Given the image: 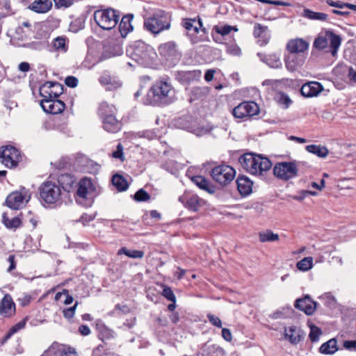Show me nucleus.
Listing matches in <instances>:
<instances>
[{
    "mask_svg": "<svg viewBox=\"0 0 356 356\" xmlns=\"http://www.w3.org/2000/svg\"><path fill=\"white\" fill-rule=\"evenodd\" d=\"M112 156L115 159H118L122 161L124 160L123 147L121 143H119L117 145V149L112 153Z\"/></svg>",
    "mask_w": 356,
    "mask_h": 356,
    "instance_id": "nucleus-54",
    "label": "nucleus"
},
{
    "mask_svg": "<svg viewBox=\"0 0 356 356\" xmlns=\"http://www.w3.org/2000/svg\"><path fill=\"white\" fill-rule=\"evenodd\" d=\"M254 156H256L255 153L248 152L241 155L238 159L243 168L252 175L257 174V168L253 167V165L256 163Z\"/></svg>",
    "mask_w": 356,
    "mask_h": 356,
    "instance_id": "nucleus-21",
    "label": "nucleus"
},
{
    "mask_svg": "<svg viewBox=\"0 0 356 356\" xmlns=\"http://www.w3.org/2000/svg\"><path fill=\"white\" fill-rule=\"evenodd\" d=\"M235 175V170L227 165H218L211 171L213 179L222 186L229 184L234 179Z\"/></svg>",
    "mask_w": 356,
    "mask_h": 356,
    "instance_id": "nucleus-7",
    "label": "nucleus"
},
{
    "mask_svg": "<svg viewBox=\"0 0 356 356\" xmlns=\"http://www.w3.org/2000/svg\"><path fill=\"white\" fill-rule=\"evenodd\" d=\"M326 35L330 42L331 54L333 56H334L337 54L339 47L341 46V38L339 35L334 33L331 30L326 31Z\"/></svg>",
    "mask_w": 356,
    "mask_h": 356,
    "instance_id": "nucleus-34",
    "label": "nucleus"
},
{
    "mask_svg": "<svg viewBox=\"0 0 356 356\" xmlns=\"http://www.w3.org/2000/svg\"><path fill=\"white\" fill-rule=\"evenodd\" d=\"M171 26V15L163 10L155 12L152 15L145 18L143 27L148 32L157 35Z\"/></svg>",
    "mask_w": 356,
    "mask_h": 356,
    "instance_id": "nucleus-3",
    "label": "nucleus"
},
{
    "mask_svg": "<svg viewBox=\"0 0 356 356\" xmlns=\"http://www.w3.org/2000/svg\"><path fill=\"white\" fill-rule=\"evenodd\" d=\"M117 108L112 104H108L106 102H103L99 104L97 110V114L99 117L102 120L116 115Z\"/></svg>",
    "mask_w": 356,
    "mask_h": 356,
    "instance_id": "nucleus-33",
    "label": "nucleus"
},
{
    "mask_svg": "<svg viewBox=\"0 0 356 356\" xmlns=\"http://www.w3.org/2000/svg\"><path fill=\"white\" fill-rule=\"evenodd\" d=\"M150 195L143 188L139 189L134 195V200L136 202H146L150 199Z\"/></svg>",
    "mask_w": 356,
    "mask_h": 356,
    "instance_id": "nucleus-50",
    "label": "nucleus"
},
{
    "mask_svg": "<svg viewBox=\"0 0 356 356\" xmlns=\"http://www.w3.org/2000/svg\"><path fill=\"white\" fill-rule=\"evenodd\" d=\"M318 298L327 307H332L336 303L335 298L330 293H325L323 295L320 296Z\"/></svg>",
    "mask_w": 356,
    "mask_h": 356,
    "instance_id": "nucleus-45",
    "label": "nucleus"
},
{
    "mask_svg": "<svg viewBox=\"0 0 356 356\" xmlns=\"http://www.w3.org/2000/svg\"><path fill=\"white\" fill-rule=\"evenodd\" d=\"M99 81L102 85L106 86L107 89L110 90L119 88L122 86V83L119 80H116L109 75L102 76Z\"/></svg>",
    "mask_w": 356,
    "mask_h": 356,
    "instance_id": "nucleus-36",
    "label": "nucleus"
},
{
    "mask_svg": "<svg viewBox=\"0 0 356 356\" xmlns=\"http://www.w3.org/2000/svg\"><path fill=\"white\" fill-rule=\"evenodd\" d=\"M162 287L163 291L161 292V295L168 300L172 302H176V296L174 292L172 291V289L170 286L165 284H163Z\"/></svg>",
    "mask_w": 356,
    "mask_h": 356,
    "instance_id": "nucleus-48",
    "label": "nucleus"
},
{
    "mask_svg": "<svg viewBox=\"0 0 356 356\" xmlns=\"http://www.w3.org/2000/svg\"><path fill=\"white\" fill-rule=\"evenodd\" d=\"M292 313H293V308L291 306H287L282 308V309L276 310L269 316L273 319L286 318L290 317Z\"/></svg>",
    "mask_w": 356,
    "mask_h": 356,
    "instance_id": "nucleus-40",
    "label": "nucleus"
},
{
    "mask_svg": "<svg viewBox=\"0 0 356 356\" xmlns=\"http://www.w3.org/2000/svg\"><path fill=\"white\" fill-rule=\"evenodd\" d=\"M190 118H191V117H189V116H184V117L180 118L177 120V123L179 124V125L181 127V129H189L191 128V126L189 124H187L185 122H188V119H190Z\"/></svg>",
    "mask_w": 356,
    "mask_h": 356,
    "instance_id": "nucleus-61",
    "label": "nucleus"
},
{
    "mask_svg": "<svg viewBox=\"0 0 356 356\" xmlns=\"http://www.w3.org/2000/svg\"><path fill=\"white\" fill-rule=\"evenodd\" d=\"M258 57L260 60L266 63L268 66L271 68L280 69L282 67V63L280 59V54L277 53H273L269 54H265L261 52L257 53Z\"/></svg>",
    "mask_w": 356,
    "mask_h": 356,
    "instance_id": "nucleus-22",
    "label": "nucleus"
},
{
    "mask_svg": "<svg viewBox=\"0 0 356 356\" xmlns=\"http://www.w3.org/2000/svg\"><path fill=\"white\" fill-rule=\"evenodd\" d=\"M343 347L347 350H356V339L355 340H346L343 341Z\"/></svg>",
    "mask_w": 356,
    "mask_h": 356,
    "instance_id": "nucleus-64",
    "label": "nucleus"
},
{
    "mask_svg": "<svg viewBox=\"0 0 356 356\" xmlns=\"http://www.w3.org/2000/svg\"><path fill=\"white\" fill-rule=\"evenodd\" d=\"M1 162L7 168H15L21 161L19 151L11 145L2 146L0 147Z\"/></svg>",
    "mask_w": 356,
    "mask_h": 356,
    "instance_id": "nucleus-8",
    "label": "nucleus"
},
{
    "mask_svg": "<svg viewBox=\"0 0 356 356\" xmlns=\"http://www.w3.org/2000/svg\"><path fill=\"white\" fill-rule=\"evenodd\" d=\"M202 72L199 70L190 71H176L175 79L181 84H189L193 81H198L201 77Z\"/></svg>",
    "mask_w": 356,
    "mask_h": 356,
    "instance_id": "nucleus-16",
    "label": "nucleus"
},
{
    "mask_svg": "<svg viewBox=\"0 0 356 356\" xmlns=\"http://www.w3.org/2000/svg\"><path fill=\"white\" fill-rule=\"evenodd\" d=\"M191 181L201 190H203L209 194H213L216 192V186L203 176H193L191 178Z\"/></svg>",
    "mask_w": 356,
    "mask_h": 356,
    "instance_id": "nucleus-27",
    "label": "nucleus"
},
{
    "mask_svg": "<svg viewBox=\"0 0 356 356\" xmlns=\"http://www.w3.org/2000/svg\"><path fill=\"white\" fill-rule=\"evenodd\" d=\"M106 348L104 344H99L96 348H95L92 351V354L94 356H102L103 354L106 353Z\"/></svg>",
    "mask_w": 356,
    "mask_h": 356,
    "instance_id": "nucleus-63",
    "label": "nucleus"
},
{
    "mask_svg": "<svg viewBox=\"0 0 356 356\" xmlns=\"http://www.w3.org/2000/svg\"><path fill=\"white\" fill-rule=\"evenodd\" d=\"M118 254H125L128 257L133 259H141L144 257V252L142 250H128L126 247H122L119 249Z\"/></svg>",
    "mask_w": 356,
    "mask_h": 356,
    "instance_id": "nucleus-41",
    "label": "nucleus"
},
{
    "mask_svg": "<svg viewBox=\"0 0 356 356\" xmlns=\"http://www.w3.org/2000/svg\"><path fill=\"white\" fill-rule=\"evenodd\" d=\"M15 314V304L10 294H6L0 303V315L9 318Z\"/></svg>",
    "mask_w": 356,
    "mask_h": 356,
    "instance_id": "nucleus-18",
    "label": "nucleus"
},
{
    "mask_svg": "<svg viewBox=\"0 0 356 356\" xmlns=\"http://www.w3.org/2000/svg\"><path fill=\"white\" fill-rule=\"evenodd\" d=\"M328 15L324 13L314 12L312 13L313 20L326 21Z\"/></svg>",
    "mask_w": 356,
    "mask_h": 356,
    "instance_id": "nucleus-62",
    "label": "nucleus"
},
{
    "mask_svg": "<svg viewBox=\"0 0 356 356\" xmlns=\"http://www.w3.org/2000/svg\"><path fill=\"white\" fill-rule=\"evenodd\" d=\"M328 152L329 151L325 146L313 145V154L320 158H325Z\"/></svg>",
    "mask_w": 356,
    "mask_h": 356,
    "instance_id": "nucleus-49",
    "label": "nucleus"
},
{
    "mask_svg": "<svg viewBox=\"0 0 356 356\" xmlns=\"http://www.w3.org/2000/svg\"><path fill=\"white\" fill-rule=\"evenodd\" d=\"M305 61V56L302 54H291L285 56V66L288 71L293 72L300 67Z\"/></svg>",
    "mask_w": 356,
    "mask_h": 356,
    "instance_id": "nucleus-19",
    "label": "nucleus"
},
{
    "mask_svg": "<svg viewBox=\"0 0 356 356\" xmlns=\"http://www.w3.org/2000/svg\"><path fill=\"white\" fill-rule=\"evenodd\" d=\"M78 82V79L74 76H68L65 79V85L72 88L76 87Z\"/></svg>",
    "mask_w": 356,
    "mask_h": 356,
    "instance_id": "nucleus-58",
    "label": "nucleus"
},
{
    "mask_svg": "<svg viewBox=\"0 0 356 356\" xmlns=\"http://www.w3.org/2000/svg\"><path fill=\"white\" fill-rule=\"evenodd\" d=\"M293 330L292 328H290L288 332H286L285 337L292 343H297L300 341V337L299 336H297V337L293 336Z\"/></svg>",
    "mask_w": 356,
    "mask_h": 356,
    "instance_id": "nucleus-60",
    "label": "nucleus"
},
{
    "mask_svg": "<svg viewBox=\"0 0 356 356\" xmlns=\"http://www.w3.org/2000/svg\"><path fill=\"white\" fill-rule=\"evenodd\" d=\"M182 26L188 31V35H194L199 33L200 30L206 33V29L203 27L201 18H186L181 21Z\"/></svg>",
    "mask_w": 356,
    "mask_h": 356,
    "instance_id": "nucleus-15",
    "label": "nucleus"
},
{
    "mask_svg": "<svg viewBox=\"0 0 356 356\" xmlns=\"http://www.w3.org/2000/svg\"><path fill=\"white\" fill-rule=\"evenodd\" d=\"M116 115L110 116L102 120L104 129L110 133H117L122 126L120 120L116 118Z\"/></svg>",
    "mask_w": 356,
    "mask_h": 356,
    "instance_id": "nucleus-28",
    "label": "nucleus"
},
{
    "mask_svg": "<svg viewBox=\"0 0 356 356\" xmlns=\"http://www.w3.org/2000/svg\"><path fill=\"white\" fill-rule=\"evenodd\" d=\"M312 95L317 97L321 92L324 91L323 86L318 81H313Z\"/></svg>",
    "mask_w": 356,
    "mask_h": 356,
    "instance_id": "nucleus-56",
    "label": "nucleus"
},
{
    "mask_svg": "<svg viewBox=\"0 0 356 356\" xmlns=\"http://www.w3.org/2000/svg\"><path fill=\"white\" fill-rule=\"evenodd\" d=\"M294 307L308 316L312 315V297L307 294L302 298H298L295 301Z\"/></svg>",
    "mask_w": 356,
    "mask_h": 356,
    "instance_id": "nucleus-30",
    "label": "nucleus"
},
{
    "mask_svg": "<svg viewBox=\"0 0 356 356\" xmlns=\"http://www.w3.org/2000/svg\"><path fill=\"white\" fill-rule=\"evenodd\" d=\"M299 270L306 271L312 268V257H305L296 264Z\"/></svg>",
    "mask_w": 356,
    "mask_h": 356,
    "instance_id": "nucleus-46",
    "label": "nucleus"
},
{
    "mask_svg": "<svg viewBox=\"0 0 356 356\" xmlns=\"http://www.w3.org/2000/svg\"><path fill=\"white\" fill-rule=\"evenodd\" d=\"M68 39L65 37H57L54 40V47L55 49L61 52H66L68 49Z\"/></svg>",
    "mask_w": 356,
    "mask_h": 356,
    "instance_id": "nucleus-42",
    "label": "nucleus"
},
{
    "mask_svg": "<svg viewBox=\"0 0 356 356\" xmlns=\"http://www.w3.org/2000/svg\"><path fill=\"white\" fill-rule=\"evenodd\" d=\"M277 101L283 108H287L292 103L289 97L284 92H280L277 94Z\"/></svg>",
    "mask_w": 356,
    "mask_h": 356,
    "instance_id": "nucleus-47",
    "label": "nucleus"
},
{
    "mask_svg": "<svg viewBox=\"0 0 356 356\" xmlns=\"http://www.w3.org/2000/svg\"><path fill=\"white\" fill-rule=\"evenodd\" d=\"M133 19L134 15L131 13L127 14L122 17L118 27L122 37L125 38L129 32L133 31L134 27L131 24Z\"/></svg>",
    "mask_w": 356,
    "mask_h": 356,
    "instance_id": "nucleus-31",
    "label": "nucleus"
},
{
    "mask_svg": "<svg viewBox=\"0 0 356 356\" xmlns=\"http://www.w3.org/2000/svg\"><path fill=\"white\" fill-rule=\"evenodd\" d=\"M158 51L161 58L169 67L177 65L181 57V53L175 41H168L161 44L158 47Z\"/></svg>",
    "mask_w": 356,
    "mask_h": 356,
    "instance_id": "nucleus-6",
    "label": "nucleus"
},
{
    "mask_svg": "<svg viewBox=\"0 0 356 356\" xmlns=\"http://www.w3.org/2000/svg\"><path fill=\"white\" fill-rule=\"evenodd\" d=\"M300 94L305 97H312V81L305 83L300 88Z\"/></svg>",
    "mask_w": 356,
    "mask_h": 356,
    "instance_id": "nucleus-52",
    "label": "nucleus"
},
{
    "mask_svg": "<svg viewBox=\"0 0 356 356\" xmlns=\"http://www.w3.org/2000/svg\"><path fill=\"white\" fill-rule=\"evenodd\" d=\"M22 214L19 213L18 216L10 218L7 213L4 212L2 214V223L3 225L10 230H16L22 225Z\"/></svg>",
    "mask_w": 356,
    "mask_h": 356,
    "instance_id": "nucleus-29",
    "label": "nucleus"
},
{
    "mask_svg": "<svg viewBox=\"0 0 356 356\" xmlns=\"http://www.w3.org/2000/svg\"><path fill=\"white\" fill-rule=\"evenodd\" d=\"M120 17V13L112 8L95 11L93 18L96 24L104 30H111L116 26Z\"/></svg>",
    "mask_w": 356,
    "mask_h": 356,
    "instance_id": "nucleus-5",
    "label": "nucleus"
},
{
    "mask_svg": "<svg viewBox=\"0 0 356 356\" xmlns=\"http://www.w3.org/2000/svg\"><path fill=\"white\" fill-rule=\"evenodd\" d=\"M138 134L140 137H144L148 140H153L157 137V134L154 130H145L143 131H139Z\"/></svg>",
    "mask_w": 356,
    "mask_h": 356,
    "instance_id": "nucleus-53",
    "label": "nucleus"
},
{
    "mask_svg": "<svg viewBox=\"0 0 356 356\" xmlns=\"http://www.w3.org/2000/svg\"><path fill=\"white\" fill-rule=\"evenodd\" d=\"M327 44L328 38L326 35V31L324 33H320L313 42V47L318 49H325L327 47Z\"/></svg>",
    "mask_w": 356,
    "mask_h": 356,
    "instance_id": "nucleus-44",
    "label": "nucleus"
},
{
    "mask_svg": "<svg viewBox=\"0 0 356 356\" xmlns=\"http://www.w3.org/2000/svg\"><path fill=\"white\" fill-rule=\"evenodd\" d=\"M259 241L262 243L264 242H273L279 239V235L273 233L271 230L267 229L266 232H260L259 234Z\"/></svg>",
    "mask_w": 356,
    "mask_h": 356,
    "instance_id": "nucleus-43",
    "label": "nucleus"
},
{
    "mask_svg": "<svg viewBox=\"0 0 356 356\" xmlns=\"http://www.w3.org/2000/svg\"><path fill=\"white\" fill-rule=\"evenodd\" d=\"M253 35L257 38H260L258 42L261 46L266 45L270 40V33L268 26L257 23L254 26Z\"/></svg>",
    "mask_w": 356,
    "mask_h": 356,
    "instance_id": "nucleus-25",
    "label": "nucleus"
},
{
    "mask_svg": "<svg viewBox=\"0 0 356 356\" xmlns=\"http://www.w3.org/2000/svg\"><path fill=\"white\" fill-rule=\"evenodd\" d=\"M112 183L116 187L118 191H125L128 187L127 179L120 175H115L112 177Z\"/></svg>",
    "mask_w": 356,
    "mask_h": 356,
    "instance_id": "nucleus-39",
    "label": "nucleus"
},
{
    "mask_svg": "<svg viewBox=\"0 0 356 356\" xmlns=\"http://www.w3.org/2000/svg\"><path fill=\"white\" fill-rule=\"evenodd\" d=\"M41 202L50 207L60 206L63 203L62 192L60 186L56 182L46 181L39 188Z\"/></svg>",
    "mask_w": 356,
    "mask_h": 356,
    "instance_id": "nucleus-4",
    "label": "nucleus"
},
{
    "mask_svg": "<svg viewBox=\"0 0 356 356\" xmlns=\"http://www.w3.org/2000/svg\"><path fill=\"white\" fill-rule=\"evenodd\" d=\"M57 8H68L74 3V0H54Z\"/></svg>",
    "mask_w": 356,
    "mask_h": 356,
    "instance_id": "nucleus-55",
    "label": "nucleus"
},
{
    "mask_svg": "<svg viewBox=\"0 0 356 356\" xmlns=\"http://www.w3.org/2000/svg\"><path fill=\"white\" fill-rule=\"evenodd\" d=\"M52 7L51 0H35L29 6V8L37 13H47Z\"/></svg>",
    "mask_w": 356,
    "mask_h": 356,
    "instance_id": "nucleus-32",
    "label": "nucleus"
},
{
    "mask_svg": "<svg viewBox=\"0 0 356 356\" xmlns=\"http://www.w3.org/2000/svg\"><path fill=\"white\" fill-rule=\"evenodd\" d=\"M309 44L307 41L302 38H295L288 41L286 44V49L290 54H300L307 51Z\"/></svg>",
    "mask_w": 356,
    "mask_h": 356,
    "instance_id": "nucleus-17",
    "label": "nucleus"
},
{
    "mask_svg": "<svg viewBox=\"0 0 356 356\" xmlns=\"http://www.w3.org/2000/svg\"><path fill=\"white\" fill-rule=\"evenodd\" d=\"M179 200L187 209L194 212L198 211L206 203L203 199L194 194L181 196L179 197Z\"/></svg>",
    "mask_w": 356,
    "mask_h": 356,
    "instance_id": "nucleus-14",
    "label": "nucleus"
},
{
    "mask_svg": "<svg viewBox=\"0 0 356 356\" xmlns=\"http://www.w3.org/2000/svg\"><path fill=\"white\" fill-rule=\"evenodd\" d=\"M126 54L145 67L152 65L156 55L150 45L141 40L135 41L129 44L126 49Z\"/></svg>",
    "mask_w": 356,
    "mask_h": 356,
    "instance_id": "nucleus-2",
    "label": "nucleus"
},
{
    "mask_svg": "<svg viewBox=\"0 0 356 356\" xmlns=\"http://www.w3.org/2000/svg\"><path fill=\"white\" fill-rule=\"evenodd\" d=\"M338 350L337 341L335 338H332L323 343L319 348L320 353L325 355H333Z\"/></svg>",
    "mask_w": 356,
    "mask_h": 356,
    "instance_id": "nucleus-35",
    "label": "nucleus"
},
{
    "mask_svg": "<svg viewBox=\"0 0 356 356\" xmlns=\"http://www.w3.org/2000/svg\"><path fill=\"white\" fill-rule=\"evenodd\" d=\"M30 198V193L23 188L20 191H14L10 193L6 199V204L12 209L17 210L22 207L25 200L28 202Z\"/></svg>",
    "mask_w": 356,
    "mask_h": 356,
    "instance_id": "nucleus-11",
    "label": "nucleus"
},
{
    "mask_svg": "<svg viewBox=\"0 0 356 356\" xmlns=\"http://www.w3.org/2000/svg\"><path fill=\"white\" fill-rule=\"evenodd\" d=\"M39 92L43 98L57 99L63 92V86L56 81H46L40 87Z\"/></svg>",
    "mask_w": 356,
    "mask_h": 356,
    "instance_id": "nucleus-12",
    "label": "nucleus"
},
{
    "mask_svg": "<svg viewBox=\"0 0 356 356\" xmlns=\"http://www.w3.org/2000/svg\"><path fill=\"white\" fill-rule=\"evenodd\" d=\"M86 19V15L84 14L74 19L70 24V31L73 33H77L82 30L85 26Z\"/></svg>",
    "mask_w": 356,
    "mask_h": 356,
    "instance_id": "nucleus-38",
    "label": "nucleus"
},
{
    "mask_svg": "<svg viewBox=\"0 0 356 356\" xmlns=\"http://www.w3.org/2000/svg\"><path fill=\"white\" fill-rule=\"evenodd\" d=\"M95 188L92 184V179L88 177L82 178L76 190V195L78 197L86 199L88 192L95 191Z\"/></svg>",
    "mask_w": 356,
    "mask_h": 356,
    "instance_id": "nucleus-26",
    "label": "nucleus"
},
{
    "mask_svg": "<svg viewBox=\"0 0 356 356\" xmlns=\"http://www.w3.org/2000/svg\"><path fill=\"white\" fill-rule=\"evenodd\" d=\"M57 184L65 192L70 193L74 189L76 183V177L70 173L60 174L57 178Z\"/></svg>",
    "mask_w": 356,
    "mask_h": 356,
    "instance_id": "nucleus-20",
    "label": "nucleus"
},
{
    "mask_svg": "<svg viewBox=\"0 0 356 356\" xmlns=\"http://www.w3.org/2000/svg\"><path fill=\"white\" fill-rule=\"evenodd\" d=\"M254 156L256 163L253 165V167L257 168V174L255 175H264V172L271 169L273 163L268 157L257 154Z\"/></svg>",
    "mask_w": 356,
    "mask_h": 356,
    "instance_id": "nucleus-24",
    "label": "nucleus"
},
{
    "mask_svg": "<svg viewBox=\"0 0 356 356\" xmlns=\"http://www.w3.org/2000/svg\"><path fill=\"white\" fill-rule=\"evenodd\" d=\"M173 95L174 90L169 83L157 81L147 93L144 103L154 106L168 105L172 102Z\"/></svg>",
    "mask_w": 356,
    "mask_h": 356,
    "instance_id": "nucleus-1",
    "label": "nucleus"
},
{
    "mask_svg": "<svg viewBox=\"0 0 356 356\" xmlns=\"http://www.w3.org/2000/svg\"><path fill=\"white\" fill-rule=\"evenodd\" d=\"M40 106L45 113L54 115L62 113L65 108L63 101L54 98H43Z\"/></svg>",
    "mask_w": 356,
    "mask_h": 356,
    "instance_id": "nucleus-13",
    "label": "nucleus"
},
{
    "mask_svg": "<svg viewBox=\"0 0 356 356\" xmlns=\"http://www.w3.org/2000/svg\"><path fill=\"white\" fill-rule=\"evenodd\" d=\"M214 29L217 33L220 34L221 35H226L229 34L232 30L235 31H238V29L236 26H232L230 25H225L223 26H215Z\"/></svg>",
    "mask_w": 356,
    "mask_h": 356,
    "instance_id": "nucleus-51",
    "label": "nucleus"
},
{
    "mask_svg": "<svg viewBox=\"0 0 356 356\" xmlns=\"http://www.w3.org/2000/svg\"><path fill=\"white\" fill-rule=\"evenodd\" d=\"M237 189L241 196L249 195L252 191L253 182L245 175H239L236 181Z\"/></svg>",
    "mask_w": 356,
    "mask_h": 356,
    "instance_id": "nucleus-23",
    "label": "nucleus"
},
{
    "mask_svg": "<svg viewBox=\"0 0 356 356\" xmlns=\"http://www.w3.org/2000/svg\"><path fill=\"white\" fill-rule=\"evenodd\" d=\"M209 89L207 87H193L191 91L190 101H196L207 96Z\"/></svg>",
    "mask_w": 356,
    "mask_h": 356,
    "instance_id": "nucleus-37",
    "label": "nucleus"
},
{
    "mask_svg": "<svg viewBox=\"0 0 356 356\" xmlns=\"http://www.w3.org/2000/svg\"><path fill=\"white\" fill-rule=\"evenodd\" d=\"M207 318L209 321L214 326L217 327H222V322L221 320L216 316L208 314H207Z\"/></svg>",
    "mask_w": 356,
    "mask_h": 356,
    "instance_id": "nucleus-57",
    "label": "nucleus"
},
{
    "mask_svg": "<svg viewBox=\"0 0 356 356\" xmlns=\"http://www.w3.org/2000/svg\"><path fill=\"white\" fill-rule=\"evenodd\" d=\"M260 111L258 104L253 101H245L234 107L232 113L235 118L243 119L257 115Z\"/></svg>",
    "mask_w": 356,
    "mask_h": 356,
    "instance_id": "nucleus-9",
    "label": "nucleus"
},
{
    "mask_svg": "<svg viewBox=\"0 0 356 356\" xmlns=\"http://www.w3.org/2000/svg\"><path fill=\"white\" fill-rule=\"evenodd\" d=\"M26 323V318H24L22 321H20L19 322H18L17 323H16L15 325H14L13 326H12L10 328V330L14 334H15L16 332H17L18 331H19L20 330H22V328H24L25 327Z\"/></svg>",
    "mask_w": 356,
    "mask_h": 356,
    "instance_id": "nucleus-59",
    "label": "nucleus"
},
{
    "mask_svg": "<svg viewBox=\"0 0 356 356\" xmlns=\"http://www.w3.org/2000/svg\"><path fill=\"white\" fill-rule=\"evenodd\" d=\"M298 169L294 162L277 163L273 168V174L277 178L289 180L297 175Z\"/></svg>",
    "mask_w": 356,
    "mask_h": 356,
    "instance_id": "nucleus-10",
    "label": "nucleus"
}]
</instances>
